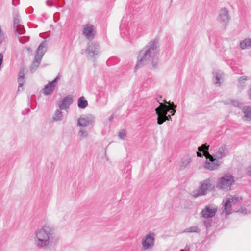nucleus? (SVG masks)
<instances>
[{"label":"nucleus","instance_id":"1","mask_svg":"<svg viewBox=\"0 0 251 251\" xmlns=\"http://www.w3.org/2000/svg\"><path fill=\"white\" fill-rule=\"evenodd\" d=\"M165 102L168 104L169 105L167 106L160 103L159 106L155 109L156 113L158 116L157 124L159 125H161L165 121L169 120L168 117H170V116H167L166 115L168 111L170 110H172V111H170L171 115H173L176 112L174 108L176 106L174 105L173 102L170 103V102H167L166 101H165Z\"/></svg>","mask_w":251,"mask_h":251},{"label":"nucleus","instance_id":"2","mask_svg":"<svg viewBox=\"0 0 251 251\" xmlns=\"http://www.w3.org/2000/svg\"><path fill=\"white\" fill-rule=\"evenodd\" d=\"M208 149L209 146L203 144L198 148L199 152H197V154L198 156L201 157L202 155L200 152L202 151L203 155L207 159H208V161H207L205 163V168L209 170H214L218 166V160L216 158H214L207 151Z\"/></svg>","mask_w":251,"mask_h":251},{"label":"nucleus","instance_id":"3","mask_svg":"<svg viewBox=\"0 0 251 251\" xmlns=\"http://www.w3.org/2000/svg\"><path fill=\"white\" fill-rule=\"evenodd\" d=\"M37 244L39 246H44L48 242L49 237L44 228H41L37 233Z\"/></svg>","mask_w":251,"mask_h":251},{"label":"nucleus","instance_id":"4","mask_svg":"<svg viewBox=\"0 0 251 251\" xmlns=\"http://www.w3.org/2000/svg\"><path fill=\"white\" fill-rule=\"evenodd\" d=\"M233 182V177L230 175H227L224 176L220 179L218 185L222 189H228Z\"/></svg>","mask_w":251,"mask_h":251},{"label":"nucleus","instance_id":"5","mask_svg":"<svg viewBox=\"0 0 251 251\" xmlns=\"http://www.w3.org/2000/svg\"><path fill=\"white\" fill-rule=\"evenodd\" d=\"M154 234L149 233L146 237L145 239L143 241L142 245L144 249L147 250L151 248L153 244Z\"/></svg>","mask_w":251,"mask_h":251},{"label":"nucleus","instance_id":"6","mask_svg":"<svg viewBox=\"0 0 251 251\" xmlns=\"http://www.w3.org/2000/svg\"><path fill=\"white\" fill-rule=\"evenodd\" d=\"M93 26L92 25L87 24L83 26V33L87 39L92 38L94 36Z\"/></svg>","mask_w":251,"mask_h":251},{"label":"nucleus","instance_id":"7","mask_svg":"<svg viewBox=\"0 0 251 251\" xmlns=\"http://www.w3.org/2000/svg\"><path fill=\"white\" fill-rule=\"evenodd\" d=\"M216 211L217 209L215 207L208 206L202 210V214L205 218L211 217L214 216Z\"/></svg>","mask_w":251,"mask_h":251},{"label":"nucleus","instance_id":"8","mask_svg":"<svg viewBox=\"0 0 251 251\" xmlns=\"http://www.w3.org/2000/svg\"><path fill=\"white\" fill-rule=\"evenodd\" d=\"M242 200L241 197H236L232 196L230 198H228L226 200V202L225 204V210L226 211H227L228 209H229L231 207V202H236L237 201H239Z\"/></svg>","mask_w":251,"mask_h":251},{"label":"nucleus","instance_id":"9","mask_svg":"<svg viewBox=\"0 0 251 251\" xmlns=\"http://www.w3.org/2000/svg\"><path fill=\"white\" fill-rule=\"evenodd\" d=\"M56 80L57 78L44 87L43 89V93L45 95L50 94L53 92L55 87L54 83L56 82Z\"/></svg>","mask_w":251,"mask_h":251},{"label":"nucleus","instance_id":"10","mask_svg":"<svg viewBox=\"0 0 251 251\" xmlns=\"http://www.w3.org/2000/svg\"><path fill=\"white\" fill-rule=\"evenodd\" d=\"M73 100L70 97H66L62 100L61 103L59 104V107L61 109H66L68 108L69 105L72 103Z\"/></svg>","mask_w":251,"mask_h":251},{"label":"nucleus","instance_id":"11","mask_svg":"<svg viewBox=\"0 0 251 251\" xmlns=\"http://www.w3.org/2000/svg\"><path fill=\"white\" fill-rule=\"evenodd\" d=\"M210 186V181L208 180L204 181L201 185V190L200 193L198 194H194L193 195L195 197H198L199 195H202L204 194L205 191L208 188H209Z\"/></svg>","mask_w":251,"mask_h":251},{"label":"nucleus","instance_id":"12","mask_svg":"<svg viewBox=\"0 0 251 251\" xmlns=\"http://www.w3.org/2000/svg\"><path fill=\"white\" fill-rule=\"evenodd\" d=\"M88 105L87 101L83 96L81 97L78 100V106L80 108H84Z\"/></svg>","mask_w":251,"mask_h":251},{"label":"nucleus","instance_id":"13","mask_svg":"<svg viewBox=\"0 0 251 251\" xmlns=\"http://www.w3.org/2000/svg\"><path fill=\"white\" fill-rule=\"evenodd\" d=\"M240 47L242 49H244L248 47H251V39H245V40L241 42Z\"/></svg>","mask_w":251,"mask_h":251},{"label":"nucleus","instance_id":"14","mask_svg":"<svg viewBox=\"0 0 251 251\" xmlns=\"http://www.w3.org/2000/svg\"><path fill=\"white\" fill-rule=\"evenodd\" d=\"M220 17L222 20L226 21L228 19V12L226 9H222L220 13Z\"/></svg>","mask_w":251,"mask_h":251},{"label":"nucleus","instance_id":"15","mask_svg":"<svg viewBox=\"0 0 251 251\" xmlns=\"http://www.w3.org/2000/svg\"><path fill=\"white\" fill-rule=\"evenodd\" d=\"M243 112L245 117L247 120H249L251 119V107H248L244 108Z\"/></svg>","mask_w":251,"mask_h":251},{"label":"nucleus","instance_id":"16","mask_svg":"<svg viewBox=\"0 0 251 251\" xmlns=\"http://www.w3.org/2000/svg\"><path fill=\"white\" fill-rule=\"evenodd\" d=\"M89 124V121L85 118H80L78 121V125L79 126H86Z\"/></svg>","mask_w":251,"mask_h":251},{"label":"nucleus","instance_id":"17","mask_svg":"<svg viewBox=\"0 0 251 251\" xmlns=\"http://www.w3.org/2000/svg\"><path fill=\"white\" fill-rule=\"evenodd\" d=\"M226 148L225 147H221L220 148L217 152V157L221 158L225 155Z\"/></svg>","mask_w":251,"mask_h":251},{"label":"nucleus","instance_id":"18","mask_svg":"<svg viewBox=\"0 0 251 251\" xmlns=\"http://www.w3.org/2000/svg\"><path fill=\"white\" fill-rule=\"evenodd\" d=\"M98 48L95 45H91L89 46L87 49V51H88V54L91 55V53H92V54H95L94 51H96V50H97Z\"/></svg>","mask_w":251,"mask_h":251},{"label":"nucleus","instance_id":"19","mask_svg":"<svg viewBox=\"0 0 251 251\" xmlns=\"http://www.w3.org/2000/svg\"><path fill=\"white\" fill-rule=\"evenodd\" d=\"M62 117V112L59 110H57L53 117V119L55 120H59Z\"/></svg>","mask_w":251,"mask_h":251},{"label":"nucleus","instance_id":"20","mask_svg":"<svg viewBox=\"0 0 251 251\" xmlns=\"http://www.w3.org/2000/svg\"><path fill=\"white\" fill-rule=\"evenodd\" d=\"M41 57L36 55L35 57L34 60L33 61V64L35 66L37 67L39 64V62L41 60Z\"/></svg>","mask_w":251,"mask_h":251},{"label":"nucleus","instance_id":"21","mask_svg":"<svg viewBox=\"0 0 251 251\" xmlns=\"http://www.w3.org/2000/svg\"><path fill=\"white\" fill-rule=\"evenodd\" d=\"M119 135L121 139H123L126 136V132L125 131L122 130L119 132Z\"/></svg>","mask_w":251,"mask_h":251},{"label":"nucleus","instance_id":"22","mask_svg":"<svg viewBox=\"0 0 251 251\" xmlns=\"http://www.w3.org/2000/svg\"><path fill=\"white\" fill-rule=\"evenodd\" d=\"M4 39V35L2 32L1 28H0V44H1Z\"/></svg>","mask_w":251,"mask_h":251},{"label":"nucleus","instance_id":"23","mask_svg":"<svg viewBox=\"0 0 251 251\" xmlns=\"http://www.w3.org/2000/svg\"><path fill=\"white\" fill-rule=\"evenodd\" d=\"M80 135L82 137H84L86 136V134L85 133H84V132H82V131H80Z\"/></svg>","mask_w":251,"mask_h":251},{"label":"nucleus","instance_id":"24","mask_svg":"<svg viewBox=\"0 0 251 251\" xmlns=\"http://www.w3.org/2000/svg\"><path fill=\"white\" fill-rule=\"evenodd\" d=\"M26 49L27 50L29 53L31 52V50H30V48H26Z\"/></svg>","mask_w":251,"mask_h":251},{"label":"nucleus","instance_id":"25","mask_svg":"<svg viewBox=\"0 0 251 251\" xmlns=\"http://www.w3.org/2000/svg\"><path fill=\"white\" fill-rule=\"evenodd\" d=\"M21 32H18V34H23L24 33L23 32V29H20Z\"/></svg>","mask_w":251,"mask_h":251},{"label":"nucleus","instance_id":"26","mask_svg":"<svg viewBox=\"0 0 251 251\" xmlns=\"http://www.w3.org/2000/svg\"><path fill=\"white\" fill-rule=\"evenodd\" d=\"M216 79H217V83H218V81H219V78H218V76H216Z\"/></svg>","mask_w":251,"mask_h":251},{"label":"nucleus","instance_id":"27","mask_svg":"<svg viewBox=\"0 0 251 251\" xmlns=\"http://www.w3.org/2000/svg\"><path fill=\"white\" fill-rule=\"evenodd\" d=\"M18 32V30H17L16 31V34H17Z\"/></svg>","mask_w":251,"mask_h":251},{"label":"nucleus","instance_id":"28","mask_svg":"<svg viewBox=\"0 0 251 251\" xmlns=\"http://www.w3.org/2000/svg\"><path fill=\"white\" fill-rule=\"evenodd\" d=\"M40 47H41V46H40L39 47V48H38V50H39V49H40Z\"/></svg>","mask_w":251,"mask_h":251}]
</instances>
